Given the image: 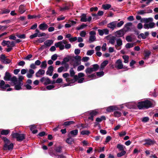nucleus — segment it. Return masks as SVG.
Instances as JSON below:
<instances>
[{
    "label": "nucleus",
    "instance_id": "13",
    "mask_svg": "<svg viewBox=\"0 0 158 158\" xmlns=\"http://www.w3.org/2000/svg\"><path fill=\"white\" fill-rule=\"evenodd\" d=\"M98 112L95 110H93L90 112H88L86 114H89L90 116L88 117V119L93 121L94 120V117L96 115Z\"/></svg>",
    "mask_w": 158,
    "mask_h": 158
},
{
    "label": "nucleus",
    "instance_id": "30",
    "mask_svg": "<svg viewBox=\"0 0 158 158\" xmlns=\"http://www.w3.org/2000/svg\"><path fill=\"white\" fill-rule=\"evenodd\" d=\"M34 73L35 72L33 70L30 69H29L28 72L27 74V76L28 78H31Z\"/></svg>",
    "mask_w": 158,
    "mask_h": 158
},
{
    "label": "nucleus",
    "instance_id": "49",
    "mask_svg": "<svg viewBox=\"0 0 158 158\" xmlns=\"http://www.w3.org/2000/svg\"><path fill=\"white\" fill-rule=\"evenodd\" d=\"M106 118L105 116H102L100 118H97L96 119V122H101L103 120H105Z\"/></svg>",
    "mask_w": 158,
    "mask_h": 158
},
{
    "label": "nucleus",
    "instance_id": "7",
    "mask_svg": "<svg viewBox=\"0 0 158 158\" xmlns=\"http://www.w3.org/2000/svg\"><path fill=\"white\" fill-rule=\"evenodd\" d=\"M67 43V42L66 40H63L62 41L55 43V46L57 48L59 47L60 50H62L64 48V45Z\"/></svg>",
    "mask_w": 158,
    "mask_h": 158
},
{
    "label": "nucleus",
    "instance_id": "1",
    "mask_svg": "<svg viewBox=\"0 0 158 158\" xmlns=\"http://www.w3.org/2000/svg\"><path fill=\"white\" fill-rule=\"evenodd\" d=\"M137 106L139 109H147L153 106V105L150 101L146 100L139 102Z\"/></svg>",
    "mask_w": 158,
    "mask_h": 158
},
{
    "label": "nucleus",
    "instance_id": "51",
    "mask_svg": "<svg viewBox=\"0 0 158 158\" xmlns=\"http://www.w3.org/2000/svg\"><path fill=\"white\" fill-rule=\"evenodd\" d=\"M86 34V31L84 30L81 31L80 33V36L82 37H85Z\"/></svg>",
    "mask_w": 158,
    "mask_h": 158
},
{
    "label": "nucleus",
    "instance_id": "14",
    "mask_svg": "<svg viewBox=\"0 0 158 158\" xmlns=\"http://www.w3.org/2000/svg\"><path fill=\"white\" fill-rule=\"evenodd\" d=\"M106 38L107 40H109V43L112 45H114L116 39L114 36H112L111 37L109 35H108L106 37Z\"/></svg>",
    "mask_w": 158,
    "mask_h": 158
},
{
    "label": "nucleus",
    "instance_id": "6",
    "mask_svg": "<svg viewBox=\"0 0 158 158\" xmlns=\"http://www.w3.org/2000/svg\"><path fill=\"white\" fill-rule=\"evenodd\" d=\"M35 33L30 36V38L31 39H32L37 37H41L44 36L46 35V34L44 33L41 32L38 29L35 30Z\"/></svg>",
    "mask_w": 158,
    "mask_h": 158
},
{
    "label": "nucleus",
    "instance_id": "16",
    "mask_svg": "<svg viewBox=\"0 0 158 158\" xmlns=\"http://www.w3.org/2000/svg\"><path fill=\"white\" fill-rule=\"evenodd\" d=\"M14 144L13 143H10L9 145H6V144H4L3 149L4 150H12L13 148Z\"/></svg>",
    "mask_w": 158,
    "mask_h": 158
},
{
    "label": "nucleus",
    "instance_id": "11",
    "mask_svg": "<svg viewBox=\"0 0 158 158\" xmlns=\"http://www.w3.org/2000/svg\"><path fill=\"white\" fill-rule=\"evenodd\" d=\"M0 58L2 62L5 64H9L11 61L10 60L6 58L5 56L3 54L0 56Z\"/></svg>",
    "mask_w": 158,
    "mask_h": 158
},
{
    "label": "nucleus",
    "instance_id": "32",
    "mask_svg": "<svg viewBox=\"0 0 158 158\" xmlns=\"http://www.w3.org/2000/svg\"><path fill=\"white\" fill-rule=\"evenodd\" d=\"M115 34L116 36L118 37H122L124 35L123 32L121 30L116 31Z\"/></svg>",
    "mask_w": 158,
    "mask_h": 158
},
{
    "label": "nucleus",
    "instance_id": "24",
    "mask_svg": "<svg viewBox=\"0 0 158 158\" xmlns=\"http://www.w3.org/2000/svg\"><path fill=\"white\" fill-rule=\"evenodd\" d=\"M149 33L148 32H146L144 33H140L138 36L139 38H141L143 39H145L149 35Z\"/></svg>",
    "mask_w": 158,
    "mask_h": 158
},
{
    "label": "nucleus",
    "instance_id": "15",
    "mask_svg": "<svg viewBox=\"0 0 158 158\" xmlns=\"http://www.w3.org/2000/svg\"><path fill=\"white\" fill-rule=\"evenodd\" d=\"M5 82L4 81L2 80L0 83V88L3 90H5L6 88L10 86L9 84H6L5 85Z\"/></svg>",
    "mask_w": 158,
    "mask_h": 158
},
{
    "label": "nucleus",
    "instance_id": "35",
    "mask_svg": "<svg viewBox=\"0 0 158 158\" xmlns=\"http://www.w3.org/2000/svg\"><path fill=\"white\" fill-rule=\"evenodd\" d=\"M111 6L110 4H103L102 6V8L105 10H107L110 8Z\"/></svg>",
    "mask_w": 158,
    "mask_h": 158
},
{
    "label": "nucleus",
    "instance_id": "2",
    "mask_svg": "<svg viewBox=\"0 0 158 158\" xmlns=\"http://www.w3.org/2000/svg\"><path fill=\"white\" fill-rule=\"evenodd\" d=\"M124 23L123 21H121L120 22L117 21H114L110 23L107 25V27L111 29L112 30H113L116 27L119 28L121 27Z\"/></svg>",
    "mask_w": 158,
    "mask_h": 158
},
{
    "label": "nucleus",
    "instance_id": "62",
    "mask_svg": "<svg viewBox=\"0 0 158 158\" xmlns=\"http://www.w3.org/2000/svg\"><path fill=\"white\" fill-rule=\"evenodd\" d=\"M87 75V77H89V78H91L92 79L95 78L94 77H96L95 73L92 74H89V75Z\"/></svg>",
    "mask_w": 158,
    "mask_h": 158
},
{
    "label": "nucleus",
    "instance_id": "23",
    "mask_svg": "<svg viewBox=\"0 0 158 158\" xmlns=\"http://www.w3.org/2000/svg\"><path fill=\"white\" fill-rule=\"evenodd\" d=\"M63 77L65 78L66 82H69L71 81V78L70 77V75L68 73H65L63 74Z\"/></svg>",
    "mask_w": 158,
    "mask_h": 158
},
{
    "label": "nucleus",
    "instance_id": "53",
    "mask_svg": "<svg viewBox=\"0 0 158 158\" xmlns=\"http://www.w3.org/2000/svg\"><path fill=\"white\" fill-rule=\"evenodd\" d=\"M10 10L8 9L2 10L1 14H8L10 12Z\"/></svg>",
    "mask_w": 158,
    "mask_h": 158
},
{
    "label": "nucleus",
    "instance_id": "56",
    "mask_svg": "<svg viewBox=\"0 0 158 158\" xmlns=\"http://www.w3.org/2000/svg\"><path fill=\"white\" fill-rule=\"evenodd\" d=\"M74 122L73 121H68L65 122L64 123V125L65 126H68L69 125L73 124Z\"/></svg>",
    "mask_w": 158,
    "mask_h": 158
},
{
    "label": "nucleus",
    "instance_id": "64",
    "mask_svg": "<svg viewBox=\"0 0 158 158\" xmlns=\"http://www.w3.org/2000/svg\"><path fill=\"white\" fill-rule=\"evenodd\" d=\"M81 56H76L74 57V59L75 60L77 61H81Z\"/></svg>",
    "mask_w": 158,
    "mask_h": 158
},
{
    "label": "nucleus",
    "instance_id": "44",
    "mask_svg": "<svg viewBox=\"0 0 158 158\" xmlns=\"http://www.w3.org/2000/svg\"><path fill=\"white\" fill-rule=\"evenodd\" d=\"M126 106L128 108L130 109L133 108L135 106L133 102L129 103H127L126 105Z\"/></svg>",
    "mask_w": 158,
    "mask_h": 158
},
{
    "label": "nucleus",
    "instance_id": "40",
    "mask_svg": "<svg viewBox=\"0 0 158 158\" xmlns=\"http://www.w3.org/2000/svg\"><path fill=\"white\" fill-rule=\"evenodd\" d=\"M47 66V62L46 61H44L42 62L40 67L42 69H45L46 68Z\"/></svg>",
    "mask_w": 158,
    "mask_h": 158
},
{
    "label": "nucleus",
    "instance_id": "50",
    "mask_svg": "<svg viewBox=\"0 0 158 158\" xmlns=\"http://www.w3.org/2000/svg\"><path fill=\"white\" fill-rule=\"evenodd\" d=\"M126 153V152L125 151H122L121 152H119L117 154V156L118 157H120L125 155Z\"/></svg>",
    "mask_w": 158,
    "mask_h": 158
},
{
    "label": "nucleus",
    "instance_id": "48",
    "mask_svg": "<svg viewBox=\"0 0 158 158\" xmlns=\"http://www.w3.org/2000/svg\"><path fill=\"white\" fill-rule=\"evenodd\" d=\"M2 139L3 140L5 144H6L7 145L10 143L9 140L6 137H3L2 138Z\"/></svg>",
    "mask_w": 158,
    "mask_h": 158
},
{
    "label": "nucleus",
    "instance_id": "39",
    "mask_svg": "<svg viewBox=\"0 0 158 158\" xmlns=\"http://www.w3.org/2000/svg\"><path fill=\"white\" fill-rule=\"evenodd\" d=\"M117 147L120 151H124V150L125 148V146L120 144L117 145Z\"/></svg>",
    "mask_w": 158,
    "mask_h": 158
},
{
    "label": "nucleus",
    "instance_id": "63",
    "mask_svg": "<svg viewBox=\"0 0 158 158\" xmlns=\"http://www.w3.org/2000/svg\"><path fill=\"white\" fill-rule=\"evenodd\" d=\"M57 57L58 56L57 54H54L52 56L51 59L53 60H55L57 59Z\"/></svg>",
    "mask_w": 158,
    "mask_h": 158
},
{
    "label": "nucleus",
    "instance_id": "21",
    "mask_svg": "<svg viewBox=\"0 0 158 158\" xmlns=\"http://www.w3.org/2000/svg\"><path fill=\"white\" fill-rule=\"evenodd\" d=\"M117 65V68L119 69H122L123 67V64L122 60L120 59L117 60L116 62Z\"/></svg>",
    "mask_w": 158,
    "mask_h": 158
},
{
    "label": "nucleus",
    "instance_id": "12",
    "mask_svg": "<svg viewBox=\"0 0 158 158\" xmlns=\"http://www.w3.org/2000/svg\"><path fill=\"white\" fill-rule=\"evenodd\" d=\"M40 81L44 83V84L46 85L51 83V81L48 78L43 77L40 79Z\"/></svg>",
    "mask_w": 158,
    "mask_h": 158
},
{
    "label": "nucleus",
    "instance_id": "17",
    "mask_svg": "<svg viewBox=\"0 0 158 158\" xmlns=\"http://www.w3.org/2000/svg\"><path fill=\"white\" fill-rule=\"evenodd\" d=\"M155 23L153 22H151L149 24H145L143 25L144 28L145 29L153 28L154 27Z\"/></svg>",
    "mask_w": 158,
    "mask_h": 158
},
{
    "label": "nucleus",
    "instance_id": "46",
    "mask_svg": "<svg viewBox=\"0 0 158 158\" xmlns=\"http://www.w3.org/2000/svg\"><path fill=\"white\" fill-rule=\"evenodd\" d=\"M135 45L134 43H128L125 45L126 48H129L133 47Z\"/></svg>",
    "mask_w": 158,
    "mask_h": 158
},
{
    "label": "nucleus",
    "instance_id": "9",
    "mask_svg": "<svg viewBox=\"0 0 158 158\" xmlns=\"http://www.w3.org/2000/svg\"><path fill=\"white\" fill-rule=\"evenodd\" d=\"M1 44L3 46H7V47H14L15 45V43L14 41H10L3 40L1 43Z\"/></svg>",
    "mask_w": 158,
    "mask_h": 158
},
{
    "label": "nucleus",
    "instance_id": "31",
    "mask_svg": "<svg viewBox=\"0 0 158 158\" xmlns=\"http://www.w3.org/2000/svg\"><path fill=\"white\" fill-rule=\"evenodd\" d=\"M152 20L153 19L152 18H143L141 20V22H143L144 23H145V24H146L147 23H148L150 22H152Z\"/></svg>",
    "mask_w": 158,
    "mask_h": 158
},
{
    "label": "nucleus",
    "instance_id": "10",
    "mask_svg": "<svg viewBox=\"0 0 158 158\" xmlns=\"http://www.w3.org/2000/svg\"><path fill=\"white\" fill-rule=\"evenodd\" d=\"M89 34L90 35L89 39V42L90 43H91L95 41L96 39L95 37L96 33L95 31H90L89 33Z\"/></svg>",
    "mask_w": 158,
    "mask_h": 158
},
{
    "label": "nucleus",
    "instance_id": "54",
    "mask_svg": "<svg viewBox=\"0 0 158 158\" xmlns=\"http://www.w3.org/2000/svg\"><path fill=\"white\" fill-rule=\"evenodd\" d=\"M84 68V66L81 65L77 67V70L78 71H80L83 70Z\"/></svg>",
    "mask_w": 158,
    "mask_h": 158
},
{
    "label": "nucleus",
    "instance_id": "55",
    "mask_svg": "<svg viewBox=\"0 0 158 158\" xmlns=\"http://www.w3.org/2000/svg\"><path fill=\"white\" fill-rule=\"evenodd\" d=\"M16 36L17 37L20 39H25L26 38V35L25 34H17Z\"/></svg>",
    "mask_w": 158,
    "mask_h": 158
},
{
    "label": "nucleus",
    "instance_id": "42",
    "mask_svg": "<svg viewBox=\"0 0 158 158\" xmlns=\"http://www.w3.org/2000/svg\"><path fill=\"white\" fill-rule=\"evenodd\" d=\"M121 113L119 111H116L114 112V115L116 117H119L121 116Z\"/></svg>",
    "mask_w": 158,
    "mask_h": 158
},
{
    "label": "nucleus",
    "instance_id": "34",
    "mask_svg": "<svg viewBox=\"0 0 158 158\" xmlns=\"http://www.w3.org/2000/svg\"><path fill=\"white\" fill-rule=\"evenodd\" d=\"M53 41L52 40H48L44 42V44L47 46H50L53 43Z\"/></svg>",
    "mask_w": 158,
    "mask_h": 158
},
{
    "label": "nucleus",
    "instance_id": "19",
    "mask_svg": "<svg viewBox=\"0 0 158 158\" xmlns=\"http://www.w3.org/2000/svg\"><path fill=\"white\" fill-rule=\"evenodd\" d=\"M26 10L25 6L24 5H21L19 7V12L21 14L24 13Z\"/></svg>",
    "mask_w": 158,
    "mask_h": 158
},
{
    "label": "nucleus",
    "instance_id": "52",
    "mask_svg": "<svg viewBox=\"0 0 158 158\" xmlns=\"http://www.w3.org/2000/svg\"><path fill=\"white\" fill-rule=\"evenodd\" d=\"M132 25V23H128L125 25V27L127 30L130 29V27Z\"/></svg>",
    "mask_w": 158,
    "mask_h": 158
},
{
    "label": "nucleus",
    "instance_id": "18",
    "mask_svg": "<svg viewBox=\"0 0 158 158\" xmlns=\"http://www.w3.org/2000/svg\"><path fill=\"white\" fill-rule=\"evenodd\" d=\"M144 141L145 142V143L144 144V145L147 144L148 145H152L155 143H156V142L154 140H152L150 139H145V140Z\"/></svg>",
    "mask_w": 158,
    "mask_h": 158
},
{
    "label": "nucleus",
    "instance_id": "36",
    "mask_svg": "<svg viewBox=\"0 0 158 158\" xmlns=\"http://www.w3.org/2000/svg\"><path fill=\"white\" fill-rule=\"evenodd\" d=\"M9 130H2L1 132V134L3 135H6L10 132Z\"/></svg>",
    "mask_w": 158,
    "mask_h": 158
},
{
    "label": "nucleus",
    "instance_id": "58",
    "mask_svg": "<svg viewBox=\"0 0 158 158\" xmlns=\"http://www.w3.org/2000/svg\"><path fill=\"white\" fill-rule=\"evenodd\" d=\"M81 133L82 135H88L90 133V132L88 131H83L81 132Z\"/></svg>",
    "mask_w": 158,
    "mask_h": 158
},
{
    "label": "nucleus",
    "instance_id": "28",
    "mask_svg": "<svg viewBox=\"0 0 158 158\" xmlns=\"http://www.w3.org/2000/svg\"><path fill=\"white\" fill-rule=\"evenodd\" d=\"M116 44L115 45V46L117 49H118V47L121 46L123 44V42L122 40L120 39H118L116 40Z\"/></svg>",
    "mask_w": 158,
    "mask_h": 158
},
{
    "label": "nucleus",
    "instance_id": "20",
    "mask_svg": "<svg viewBox=\"0 0 158 158\" xmlns=\"http://www.w3.org/2000/svg\"><path fill=\"white\" fill-rule=\"evenodd\" d=\"M53 71V67L52 66H50L48 68V70L46 72V74L47 75L52 76V73Z\"/></svg>",
    "mask_w": 158,
    "mask_h": 158
},
{
    "label": "nucleus",
    "instance_id": "26",
    "mask_svg": "<svg viewBox=\"0 0 158 158\" xmlns=\"http://www.w3.org/2000/svg\"><path fill=\"white\" fill-rule=\"evenodd\" d=\"M10 73L7 72H6L5 73V76L4 77V79L6 81H11V79H12Z\"/></svg>",
    "mask_w": 158,
    "mask_h": 158
},
{
    "label": "nucleus",
    "instance_id": "37",
    "mask_svg": "<svg viewBox=\"0 0 158 158\" xmlns=\"http://www.w3.org/2000/svg\"><path fill=\"white\" fill-rule=\"evenodd\" d=\"M108 60H105L103 61L101 64L100 66L101 69H103L108 64Z\"/></svg>",
    "mask_w": 158,
    "mask_h": 158
},
{
    "label": "nucleus",
    "instance_id": "25",
    "mask_svg": "<svg viewBox=\"0 0 158 158\" xmlns=\"http://www.w3.org/2000/svg\"><path fill=\"white\" fill-rule=\"evenodd\" d=\"M118 108L115 106H110L106 108V110L108 112H111L114 110H118Z\"/></svg>",
    "mask_w": 158,
    "mask_h": 158
},
{
    "label": "nucleus",
    "instance_id": "59",
    "mask_svg": "<svg viewBox=\"0 0 158 158\" xmlns=\"http://www.w3.org/2000/svg\"><path fill=\"white\" fill-rule=\"evenodd\" d=\"M94 52V51L93 50H88L87 52V55L89 56H91L92 55Z\"/></svg>",
    "mask_w": 158,
    "mask_h": 158
},
{
    "label": "nucleus",
    "instance_id": "8",
    "mask_svg": "<svg viewBox=\"0 0 158 158\" xmlns=\"http://www.w3.org/2000/svg\"><path fill=\"white\" fill-rule=\"evenodd\" d=\"M70 77H73V79H71V81L72 82H75L78 80V76L77 75H75V72L73 68H71L69 70Z\"/></svg>",
    "mask_w": 158,
    "mask_h": 158
},
{
    "label": "nucleus",
    "instance_id": "4",
    "mask_svg": "<svg viewBox=\"0 0 158 158\" xmlns=\"http://www.w3.org/2000/svg\"><path fill=\"white\" fill-rule=\"evenodd\" d=\"M11 135L14 138H16L17 141L21 142L25 139V135L17 132H12Z\"/></svg>",
    "mask_w": 158,
    "mask_h": 158
},
{
    "label": "nucleus",
    "instance_id": "3",
    "mask_svg": "<svg viewBox=\"0 0 158 158\" xmlns=\"http://www.w3.org/2000/svg\"><path fill=\"white\" fill-rule=\"evenodd\" d=\"M11 81H12L15 85V89L16 90H19L22 89V86L23 85L22 82L20 81H17V79L15 76L12 77L11 79Z\"/></svg>",
    "mask_w": 158,
    "mask_h": 158
},
{
    "label": "nucleus",
    "instance_id": "60",
    "mask_svg": "<svg viewBox=\"0 0 158 158\" xmlns=\"http://www.w3.org/2000/svg\"><path fill=\"white\" fill-rule=\"evenodd\" d=\"M146 13V11L144 10H139L137 12V13L138 14L140 15H143Z\"/></svg>",
    "mask_w": 158,
    "mask_h": 158
},
{
    "label": "nucleus",
    "instance_id": "57",
    "mask_svg": "<svg viewBox=\"0 0 158 158\" xmlns=\"http://www.w3.org/2000/svg\"><path fill=\"white\" fill-rule=\"evenodd\" d=\"M96 74L98 77H100L104 75V73L103 71L97 72Z\"/></svg>",
    "mask_w": 158,
    "mask_h": 158
},
{
    "label": "nucleus",
    "instance_id": "45",
    "mask_svg": "<svg viewBox=\"0 0 158 158\" xmlns=\"http://www.w3.org/2000/svg\"><path fill=\"white\" fill-rule=\"evenodd\" d=\"M66 142L69 144H71L74 142V139L73 138L70 137L67 139L66 140Z\"/></svg>",
    "mask_w": 158,
    "mask_h": 158
},
{
    "label": "nucleus",
    "instance_id": "38",
    "mask_svg": "<svg viewBox=\"0 0 158 158\" xmlns=\"http://www.w3.org/2000/svg\"><path fill=\"white\" fill-rule=\"evenodd\" d=\"M78 131L76 129L74 130L71 131L70 133L71 135L73 137H75L77 135Z\"/></svg>",
    "mask_w": 158,
    "mask_h": 158
},
{
    "label": "nucleus",
    "instance_id": "41",
    "mask_svg": "<svg viewBox=\"0 0 158 158\" xmlns=\"http://www.w3.org/2000/svg\"><path fill=\"white\" fill-rule=\"evenodd\" d=\"M86 15L85 14H83L82 15L81 19V21L83 22H87L86 18Z\"/></svg>",
    "mask_w": 158,
    "mask_h": 158
},
{
    "label": "nucleus",
    "instance_id": "29",
    "mask_svg": "<svg viewBox=\"0 0 158 158\" xmlns=\"http://www.w3.org/2000/svg\"><path fill=\"white\" fill-rule=\"evenodd\" d=\"M65 67H66V69L65 70H64V67H60L58 68V69L57 71L59 73H60L62 72L63 71L64 72H65L67 71L68 69L69 68V66L68 64H66L65 65Z\"/></svg>",
    "mask_w": 158,
    "mask_h": 158
},
{
    "label": "nucleus",
    "instance_id": "27",
    "mask_svg": "<svg viewBox=\"0 0 158 158\" xmlns=\"http://www.w3.org/2000/svg\"><path fill=\"white\" fill-rule=\"evenodd\" d=\"M45 72L44 70L42 69H40L36 73L35 76L37 77H40V76L43 75L44 74Z\"/></svg>",
    "mask_w": 158,
    "mask_h": 158
},
{
    "label": "nucleus",
    "instance_id": "61",
    "mask_svg": "<svg viewBox=\"0 0 158 158\" xmlns=\"http://www.w3.org/2000/svg\"><path fill=\"white\" fill-rule=\"evenodd\" d=\"M68 83L67 84H64V86H71L73 85H74V84L75 82H72V81H70L67 82Z\"/></svg>",
    "mask_w": 158,
    "mask_h": 158
},
{
    "label": "nucleus",
    "instance_id": "33",
    "mask_svg": "<svg viewBox=\"0 0 158 158\" xmlns=\"http://www.w3.org/2000/svg\"><path fill=\"white\" fill-rule=\"evenodd\" d=\"M36 128V127L35 125H33L30 126V130L32 131L33 134H35L37 133L38 131L37 130L35 129Z\"/></svg>",
    "mask_w": 158,
    "mask_h": 158
},
{
    "label": "nucleus",
    "instance_id": "43",
    "mask_svg": "<svg viewBox=\"0 0 158 158\" xmlns=\"http://www.w3.org/2000/svg\"><path fill=\"white\" fill-rule=\"evenodd\" d=\"M124 60V63H128L129 61V57L127 55H124L122 56Z\"/></svg>",
    "mask_w": 158,
    "mask_h": 158
},
{
    "label": "nucleus",
    "instance_id": "22",
    "mask_svg": "<svg viewBox=\"0 0 158 158\" xmlns=\"http://www.w3.org/2000/svg\"><path fill=\"white\" fill-rule=\"evenodd\" d=\"M48 27V25L45 23H41L39 26V28L42 31H44L47 29Z\"/></svg>",
    "mask_w": 158,
    "mask_h": 158
},
{
    "label": "nucleus",
    "instance_id": "47",
    "mask_svg": "<svg viewBox=\"0 0 158 158\" xmlns=\"http://www.w3.org/2000/svg\"><path fill=\"white\" fill-rule=\"evenodd\" d=\"M87 26V25H86L85 24H83L77 27L76 29L78 30H80L81 29H82L84 28L85 27H86Z\"/></svg>",
    "mask_w": 158,
    "mask_h": 158
},
{
    "label": "nucleus",
    "instance_id": "5",
    "mask_svg": "<svg viewBox=\"0 0 158 158\" xmlns=\"http://www.w3.org/2000/svg\"><path fill=\"white\" fill-rule=\"evenodd\" d=\"M99 68V66L98 64H94L91 67L87 68L85 70V72L87 75L91 74L92 72L97 71Z\"/></svg>",
    "mask_w": 158,
    "mask_h": 158
}]
</instances>
